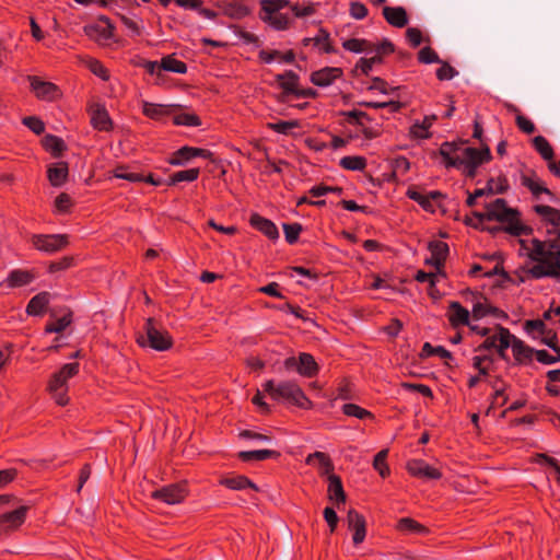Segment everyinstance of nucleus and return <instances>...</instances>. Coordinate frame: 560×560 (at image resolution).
<instances>
[{"mask_svg":"<svg viewBox=\"0 0 560 560\" xmlns=\"http://www.w3.org/2000/svg\"><path fill=\"white\" fill-rule=\"evenodd\" d=\"M527 256L535 262L526 272L534 279L560 278V241L556 236L546 241L533 238Z\"/></svg>","mask_w":560,"mask_h":560,"instance_id":"f257e3e1","label":"nucleus"},{"mask_svg":"<svg viewBox=\"0 0 560 560\" xmlns=\"http://www.w3.org/2000/svg\"><path fill=\"white\" fill-rule=\"evenodd\" d=\"M486 212H474V215L477 218L479 223H482L485 220H495L501 223H504V231L520 236L523 234H529L532 229L522 224L518 220L517 210L508 207L506 201L504 199H497L493 202L486 205Z\"/></svg>","mask_w":560,"mask_h":560,"instance_id":"f03ea898","label":"nucleus"},{"mask_svg":"<svg viewBox=\"0 0 560 560\" xmlns=\"http://www.w3.org/2000/svg\"><path fill=\"white\" fill-rule=\"evenodd\" d=\"M262 387L275 400H287L304 409L311 406V401L306 398L301 387L294 382L285 381L276 384L275 381L270 380L267 381Z\"/></svg>","mask_w":560,"mask_h":560,"instance_id":"7ed1b4c3","label":"nucleus"},{"mask_svg":"<svg viewBox=\"0 0 560 560\" xmlns=\"http://www.w3.org/2000/svg\"><path fill=\"white\" fill-rule=\"evenodd\" d=\"M138 342L142 347L149 346L156 351H165L171 348L172 338L152 318H148L144 325V334L138 337Z\"/></svg>","mask_w":560,"mask_h":560,"instance_id":"20e7f679","label":"nucleus"},{"mask_svg":"<svg viewBox=\"0 0 560 560\" xmlns=\"http://www.w3.org/2000/svg\"><path fill=\"white\" fill-rule=\"evenodd\" d=\"M79 371L78 363L65 364L59 372L55 373L48 384V392L51 394L58 405H66L67 381L74 376Z\"/></svg>","mask_w":560,"mask_h":560,"instance_id":"39448f33","label":"nucleus"},{"mask_svg":"<svg viewBox=\"0 0 560 560\" xmlns=\"http://www.w3.org/2000/svg\"><path fill=\"white\" fill-rule=\"evenodd\" d=\"M33 244L39 250H43L45 253H55L68 245V235H34Z\"/></svg>","mask_w":560,"mask_h":560,"instance_id":"423d86ee","label":"nucleus"},{"mask_svg":"<svg viewBox=\"0 0 560 560\" xmlns=\"http://www.w3.org/2000/svg\"><path fill=\"white\" fill-rule=\"evenodd\" d=\"M187 494V491L183 485H168L156 489L152 492V498L160 500L166 504H178Z\"/></svg>","mask_w":560,"mask_h":560,"instance_id":"0eeeda50","label":"nucleus"},{"mask_svg":"<svg viewBox=\"0 0 560 560\" xmlns=\"http://www.w3.org/2000/svg\"><path fill=\"white\" fill-rule=\"evenodd\" d=\"M27 509V506L22 505L0 515V535H8L19 528L25 521Z\"/></svg>","mask_w":560,"mask_h":560,"instance_id":"6e6552de","label":"nucleus"},{"mask_svg":"<svg viewBox=\"0 0 560 560\" xmlns=\"http://www.w3.org/2000/svg\"><path fill=\"white\" fill-rule=\"evenodd\" d=\"M508 187L505 178H490L486 188L476 189L474 194L468 195L466 203L467 206L472 207L476 203L477 198L494 194H503Z\"/></svg>","mask_w":560,"mask_h":560,"instance_id":"1a4fd4ad","label":"nucleus"},{"mask_svg":"<svg viewBox=\"0 0 560 560\" xmlns=\"http://www.w3.org/2000/svg\"><path fill=\"white\" fill-rule=\"evenodd\" d=\"M31 88L37 97L46 101H52L59 97V89L51 82L43 81L36 77H30Z\"/></svg>","mask_w":560,"mask_h":560,"instance_id":"9d476101","label":"nucleus"},{"mask_svg":"<svg viewBox=\"0 0 560 560\" xmlns=\"http://www.w3.org/2000/svg\"><path fill=\"white\" fill-rule=\"evenodd\" d=\"M347 523L349 529L353 532V542L355 545L361 544L366 535V523L364 517L357 511L350 510L347 515Z\"/></svg>","mask_w":560,"mask_h":560,"instance_id":"9b49d317","label":"nucleus"},{"mask_svg":"<svg viewBox=\"0 0 560 560\" xmlns=\"http://www.w3.org/2000/svg\"><path fill=\"white\" fill-rule=\"evenodd\" d=\"M460 149H457L455 160H450L448 167L460 168L462 165L476 161L480 158H483V148L481 150H477L475 148L463 147V142L459 143Z\"/></svg>","mask_w":560,"mask_h":560,"instance_id":"f8f14e48","label":"nucleus"},{"mask_svg":"<svg viewBox=\"0 0 560 560\" xmlns=\"http://www.w3.org/2000/svg\"><path fill=\"white\" fill-rule=\"evenodd\" d=\"M408 471L416 477L424 479H439L441 472L439 469L431 467L422 459H412L407 464Z\"/></svg>","mask_w":560,"mask_h":560,"instance_id":"ddd939ff","label":"nucleus"},{"mask_svg":"<svg viewBox=\"0 0 560 560\" xmlns=\"http://www.w3.org/2000/svg\"><path fill=\"white\" fill-rule=\"evenodd\" d=\"M211 155L212 153L205 149L183 147L174 154L170 162L173 165H185L194 156L209 158Z\"/></svg>","mask_w":560,"mask_h":560,"instance_id":"4468645a","label":"nucleus"},{"mask_svg":"<svg viewBox=\"0 0 560 560\" xmlns=\"http://www.w3.org/2000/svg\"><path fill=\"white\" fill-rule=\"evenodd\" d=\"M178 108H180L179 105H161L142 102L143 114L152 119H161L164 116L175 114Z\"/></svg>","mask_w":560,"mask_h":560,"instance_id":"2eb2a0df","label":"nucleus"},{"mask_svg":"<svg viewBox=\"0 0 560 560\" xmlns=\"http://www.w3.org/2000/svg\"><path fill=\"white\" fill-rule=\"evenodd\" d=\"M342 70L340 68L326 67L318 71H315L311 75V81L317 86H328L332 81L341 75Z\"/></svg>","mask_w":560,"mask_h":560,"instance_id":"dca6fc26","label":"nucleus"},{"mask_svg":"<svg viewBox=\"0 0 560 560\" xmlns=\"http://www.w3.org/2000/svg\"><path fill=\"white\" fill-rule=\"evenodd\" d=\"M383 15L395 27H404L408 23L407 12L402 7H384Z\"/></svg>","mask_w":560,"mask_h":560,"instance_id":"f3484780","label":"nucleus"},{"mask_svg":"<svg viewBox=\"0 0 560 560\" xmlns=\"http://www.w3.org/2000/svg\"><path fill=\"white\" fill-rule=\"evenodd\" d=\"M91 112V122L94 128L98 130H109L112 126V120L108 116L107 110L102 105H93L90 109Z\"/></svg>","mask_w":560,"mask_h":560,"instance_id":"a211bd4d","label":"nucleus"},{"mask_svg":"<svg viewBox=\"0 0 560 560\" xmlns=\"http://www.w3.org/2000/svg\"><path fill=\"white\" fill-rule=\"evenodd\" d=\"M469 312L458 302H451L448 306V318L451 324L456 327L458 325H469Z\"/></svg>","mask_w":560,"mask_h":560,"instance_id":"6ab92c4d","label":"nucleus"},{"mask_svg":"<svg viewBox=\"0 0 560 560\" xmlns=\"http://www.w3.org/2000/svg\"><path fill=\"white\" fill-rule=\"evenodd\" d=\"M252 225L264 233L271 240H276L279 237V232L273 222L268 219H265L258 214H253L250 218Z\"/></svg>","mask_w":560,"mask_h":560,"instance_id":"aec40b11","label":"nucleus"},{"mask_svg":"<svg viewBox=\"0 0 560 560\" xmlns=\"http://www.w3.org/2000/svg\"><path fill=\"white\" fill-rule=\"evenodd\" d=\"M48 179L55 187H60L68 177V165L65 162L51 164L48 167Z\"/></svg>","mask_w":560,"mask_h":560,"instance_id":"412c9836","label":"nucleus"},{"mask_svg":"<svg viewBox=\"0 0 560 560\" xmlns=\"http://www.w3.org/2000/svg\"><path fill=\"white\" fill-rule=\"evenodd\" d=\"M429 249L434 260V267L440 271L448 254V245L441 241H433L429 243Z\"/></svg>","mask_w":560,"mask_h":560,"instance_id":"4be33fe9","label":"nucleus"},{"mask_svg":"<svg viewBox=\"0 0 560 560\" xmlns=\"http://www.w3.org/2000/svg\"><path fill=\"white\" fill-rule=\"evenodd\" d=\"M328 498L331 501H335L338 505L339 503H345L346 493L343 491L341 479L336 475L328 476Z\"/></svg>","mask_w":560,"mask_h":560,"instance_id":"5701e85b","label":"nucleus"},{"mask_svg":"<svg viewBox=\"0 0 560 560\" xmlns=\"http://www.w3.org/2000/svg\"><path fill=\"white\" fill-rule=\"evenodd\" d=\"M50 294L48 292H40L32 298L28 302L26 312L30 315H42L45 307L49 303Z\"/></svg>","mask_w":560,"mask_h":560,"instance_id":"b1692460","label":"nucleus"},{"mask_svg":"<svg viewBox=\"0 0 560 560\" xmlns=\"http://www.w3.org/2000/svg\"><path fill=\"white\" fill-rule=\"evenodd\" d=\"M298 372L307 377H312L317 372V363L313 355L305 352L300 354Z\"/></svg>","mask_w":560,"mask_h":560,"instance_id":"393cba45","label":"nucleus"},{"mask_svg":"<svg viewBox=\"0 0 560 560\" xmlns=\"http://www.w3.org/2000/svg\"><path fill=\"white\" fill-rule=\"evenodd\" d=\"M277 456H279V453L271 450L243 451L238 453V457L244 462L265 460Z\"/></svg>","mask_w":560,"mask_h":560,"instance_id":"a878e982","label":"nucleus"},{"mask_svg":"<svg viewBox=\"0 0 560 560\" xmlns=\"http://www.w3.org/2000/svg\"><path fill=\"white\" fill-rule=\"evenodd\" d=\"M276 81L284 90L285 93H291L295 91V85H298L299 75L293 71L288 70L282 74H277Z\"/></svg>","mask_w":560,"mask_h":560,"instance_id":"bb28decb","label":"nucleus"},{"mask_svg":"<svg viewBox=\"0 0 560 560\" xmlns=\"http://www.w3.org/2000/svg\"><path fill=\"white\" fill-rule=\"evenodd\" d=\"M512 350L513 354L516 360H530L533 354H535V349L530 348L529 346L525 345L522 340H520L516 337H513V343H512Z\"/></svg>","mask_w":560,"mask_h":560,"instance_id":"cd10ccee","label":"nucleus"},{"mask_svg":"<svg viewBox=\"0 0 560 560\" xmlns=\"http://www.w3.org/2000/svg\"><path fill=\"white\" fill-rule=\"evenodd\" d=\"M34 279V275L26 270H12L8 276L10 287H22L30 283Z\"/></svg>","mask_w":560,"mask_h":560,"instance_id":"c85d7f7f","label":"nucleus"},{"mask_svg":"<svg viewBox=\"0 0 560 560\" xmlns=\"http://www.w3.org/2000/svg\"><path fill=\"white\" fill-rule=\"evenodd\" d=\"M225 487L233 489V490H242L246 487H249L254 490H258L257 486L253 483L248 478L245 476H233L228 477L221 481Z\"/></svg>","mask_w":560,"mask_h":560,"instance_id":"c756f323","label":"nucleus"},{"mask_svg":"<svg viewBox=\"0 0 560 560\" xmlns=\"http://www.w3.org/2000/svg\"><path fill=\"white\" fill-rule=\"evenodd\" d=\"M499 330V341L497 342V350L499 352V355L504 359L505 358V350L513 343V335L509 331V329L498 326Z\"/></svg>","mask_w":560,"mask_h":560,"instance_id":"7c9ffc66","label":"nucleus"},{"mask_svg":"<svg viewBox=\"0 0 560 560\" xmlns=\"http://www.w3.org/2000/svg\"><path fill=\"white\" fill-rule=\"evenodd\" d=\"M491 159V152L488 145L483 147V158H480L476 161L466 163L462 165L464 167V173L467 177L474 178L477 174V168L479 165H481L483 162H487Z\"/></svg>","mask_w":560,"mask_h":560,"instance_id":"2f4dec72","label":"nucleus"},{"mask_svg":"<svg viewBox=\"0 0 560 560\" xmlns=\"http://www.w3.org/2000/svg\"><path fill=\"white\" fill-rule=\"evenodd\" d=\"M42 143L44 148L50 151L55 156H58L66 148L62 139L52 135H46L43 138Z\"/></svg>","mask_w":560,"mask_h":560,"instance_id":"473e14b6","label":"nucleus"},{"mask_svg":"<svg viewBox=\"0 0 560 560\" xmlns=\"http://www.w3.org/2000/svg\"><path fill=\"white\" fill-rule=\"evenodd\" d=\"M535 211L544 217L553 226L560 225V211L549 206L539 205L535 207Z\"/></svg>","mask_w":560,"mask_h":560,"instance_id":"72a5a7b5","label":"nucleus"},{"mask_svg":"<svg viewBox=\"0 0 560 560\" xmlns=\"http://www.w3.org/2000/svg\"><path fill=\"white\" fill-rule=\"evenodd\" d=\"M161 68L162 71H170L175 73H186L187 71L186 65L172 56H166L161 60Z\"/></svg>","mask_w":560,"mask_h":560,"instance_id":"f704fd0d","label":"nucleus"},{"mask_svg":"<svg viewBox=\"0 0 560 560\" xmlns=\"http://www.w3.org/2000/svg\"><path fill=\"white\" fill-rule=\"evenodd\" d=\"M533 145L545 160L551 161L553 159V150L542 136L535 137L533 139Z\"/></svg>","mask_w":560,"mask_h":560,"instance_id":"c9c22d12","label":"nucleus"},{"mask_svg":"<svg viewBox=\"0 0 560 560\" xmlns=\"http://www.w3.org/2000/svg\"><path fill=\"white\" fill-rule=\"evenodd\" d=\"M342 46L349 51L370 54L371 43L365 39L352 38L345 40Z\"/></svg>","mask_w":560,"mask_h":560,"instance_id":"e433bc0d","label":"nucleus"},{"mask_svg":"<svg viewBox=\"0 0 560 560\" xmlns=\"http://www.w3.org/2000/svg\"><path fill=\"white\" fill-rule=\"evenodd\" d=\"M398 527L400 530L410 532L415 534L424 535L428 533V528L421 525L420 523L413 521L412 518H401L398 523Z\"/></svg>","mask_w":560,"mask_h":560,"instance_id":"4c0bfd02","label":"nucleus"},{"mask_svg":"<svg viewBox=\"0 0 560 560\" xmlns=\"http://www.w3.org/2000/svg\"><path fill=\"white\" fill-rule=\"evenodd\" d=\"M179 108L173 115V120L175 125L182 126H199L200 119L195 114L190 113H178Z\"/></svg>","mask_w":560,"mask_h":560,"instance_id":"58836bf2","label":"nucleus"},{"mask_svg":"<svg viewBox=\"0 0 560 560\" xmlns=\"http://www.w3.org/2000/svg\"><path fill=\"white\" fill-rule=\"evenodd\" d=\"M469 295L472 298L471 301L474 302L472 306V317L476 319H480L483 316L489 314V306L490 304L482 303L480 301L481 296L474 292H469Z\"/></svg>","mask_w":560,"mask_h":560,"instance_id":"ea45409f","label":"nucleus"},{"mask_svg":"<svg viewBox=\"0 0 560 560\" xmlns=\"http://www.w3.org/2000/svg\"><path fill=\"white\" fill-rule=\"evenodd\" d=\"M199 168H190L185 171H179L174 173L171 177V184H176L179 182H194L198 178Z\"/></svg>","mask_w":560,"mask_h":560,"instance_id":"a19ab883","label":"nucleus"},{"mask_svg":"<svg viewBox=\"0 0 560 560\" xmlns=\"http://www.w3.org/2000/svg\"><path fill=\"white\" fill-rule=\"evenodd\" d=\"M315 460H317L319 466L323 468V474H329L332 469V465L326 454L322 452H315L308 455L306 458L307 464H314Z\"/></svg>","mask_w":560,"mask_h":560,"instance_id":"79ce46f5","label":"nucleus"},{"mask_svg":"<svg viewBox=\"0 0 560 560\" xmlns=\"http://www.w3.org/2000/svg\"><path fill=\"white\" fill-rule=\"evenodd\" d=\"M224 13L233 19H242L249 13V10L242 3L231 2L225 5Z\"/></svg>","mask_w":560,"mask_h":560,"instance_id":"37998d69","label":"nucleus"},{"mask_svg":"<svg viewBox=\"0 0 560 560\" xmlns=\"http://www.w3.org/2000/svg\"><path fill=\"white\" fill-rule=\"evenodd\" d=\"M365 164V159L361 156H345L340 160V165L351 171H362Z\"/></svg>","mask_w":560,"mask_h":560,"instance_id":"c03bdc74","label":"nucleus"},{"mask_svg":"<svg viewBox=\"0 0 560 560\" xmlns=\"http://www.w3.org/2000/svg\"><path fill=\"white\" fill-rule=\"evenodd\" d=\"M290 2L288 0H261L260 5L266 14L278 13L279 10L288 7Z\"/></svg>","mask_w":560,"mask_h":560,"instance_id":"a18cd8bd","label":"nucleus"},{"mask_svg":"<svg viewBox=\"0 0 560 560\" xmlns=\"http://www.w3.org/2000/svg\"><path fill=\"white\" fill-rule=\"evenodd\" d=\"M84 33L92 39H107L112 36V33L107 28H102L98 25H86L84 27Z\"/></svg>","mask_w":560,"mask_h":560,"instance_id":"49530a36","label":"nucleus"},{"mask_svg":"<svg viewBox=\"0 0 560 560\" xmlns=\"http://www.w3.org/2000/svg\"><path fill=\"white\" fill-rule=\"evenodd\" d=\"M262 20L270 23L277 30H285L289 26V19L284 14H266V16L262 18Z\"/></svg>","mask_w":560,"mask_h":560,"instance_id":"de8ad7c7","label":"nucleus"},{"mask_svg":"<svg viewBox=\"0 0 560 560\" xmlns=\"http://www.w3.org/2000/svg\"><path fill=\"white\" fill-rule=\"evenodd\" d=\"M342 411L350 417H355L359 419L371 418L372 413L358 405L354 404H346L342 406Z\"/></svg>","mask_w":560,"mask_h":560,"instance_id":"09e8293b","label":"nucleus"},{"mask_svg":"<svg viewBox=\"0 0 560 560\" xmlns=\"http://www.w3.org/2000/svg\"><path fill=\"white\" fill-rule=\"evenodd\" d=\"M387 454V450H382L375 455L373 460L374 468L380 472L382 477H385L389 472L388 467L385 463Z\"/></svg>","mask_w":560,"mask_h":560,"instance_id":"8fccbe9b","label":"nucleus"},{"mask_svg":"<svg viewBox=\"0 0 560 560\" xmlns=\"http://www.w3.org/2000/svg\"><path fill=\"white\" fill-rule=\"evenodd\" d=\"M457 149H460V145L455 142H444L440 148V154L444 159L446 166L448 167L450 160H455V156L452 154L457 152Z\"/></svg>","mask_w":560,"mask_h":560,"instance_id":"3c124183","label":"nucleus"},{"mask_svg":"<svg viewBox=\"0 0 560 560\" xmlns=\"http://www.w3.org/2000/svg\"><path fill=\"white\" fill-rule=\"evenodd\" d=\"M267 126H268V128H270L279 133L287 135V133H289V131L292 128L299 127V122L296 120H291V121L281 120L278 122H269Z\"/></svg>","mask_w":560,"mask_h":560,"instance_id":"603ef678","label":"nucleus"},{"mask_svg":"<svg viewBox=\"0 0 560 560\" xmlns=\"http://www.w3.org/2000/svg\"><path fill=\"white\" fill-rule=\"evenodd\" d=\"M283 231L285 240L289 244H293L296 242L300 232L302 231V226L298 223L294 224H283Z\"/></svg>","mask_w":560,"mask_h":560,"instance_id":"864d4df0","label":"nucleus"},{"mask_svg":"<svg viewBox=\"0 0 560 560\" xmlns=\"http://www.w3.org/2000/svg\"><path fill=\"white\" fill-rule=\"evenodd\" d=\"M382 62V56H378L375 54V56L371 57V58H361L358 62V68L361 69L362 73L364 74H369L370 71L373 69V66L375 63H381Z\"/></svg>","mask_w":560,"mask_h":560,"instance_id":"5fc2aeb1","label":"nucleus"},{"mask_svg":"<svg viewBox=\"0 0 560 560\" xmlns=\"http://www.w3.org/2000/svg\"><path fill=\"white\" fill-rule=\"evenodd\" d=\"M23 124L30 128L33 132H35L36 135H40L44 132L45 130V125L44 122L38 119L37 117H25L23 119Z\"/></svg>","mask_w":560,"mask_h":560,"instance_id":"6e6d98bb","label":"nucleus"},{"mask_svg":"<svg viewBox=\"0 0 560 560\" xmlns=\"http://www.w3.org/2000/svg\"><path fill=\"white\" fill-rule=\"evenodd\" d=\"M71 319L69 316H62L58 318L55 323L48 324L46 327L47 332H61L67 326L70 324Z\"/></svg>","mask_w":560,"mask_h":560,"instance_id":"4d7b16f0","label":"nucleus"},{"mask_svg":"<svg viewBox=\"0 0 560 560\" xmlns=\"http://www.w3.org/2000/svg\"><path fill=\"white\" fill-rule=\"evenodd\" d=\"M329 33L325 30H319L318 35L314 37V44L316 46L323 45V50L325 52H332L334 48L328 43Z\"/></svg>","mask_w":560,"mask_h":560,"instance_id":"13d9d810","label":"nucleus"},{"mask_svg":"<svg viewBox=\"0 0 560 560\" xmlns=\"http://www.w3.org/2000/svg\"><path fill=\"white\" fill-rule=\"evenodd\" d=\"M419 60L423 63L441 62L438 54L430 47H424L419 51Z\"/></svg>","mask_w":560,"mask_h":560,"instance_id":"bf43d9fd","label":"nucleus"},{"mask_svg":"<svg viewBox=\"0 0 560 560\" xmlns=\"http://www.w3.org/2000/svg\"><path fill=\"white\" fill-rule=\"evenodd\" d=\"M392 51H394V45L387 39H384L380 45H373L371 43L370 54H376L381 56L383 54H389Z\"/></svg>","mask_w":560,"mask_h":560,"instance_id":"052dcab7","label":"nucleus"},{"mask_svg":"<svg viewBox=\"0 0 560 560\" xmlns=\"http://www.w3.org/2000/svg\"><path fill=\"white\" fill-rule=\"evenodd\" d=\"M457 74L458 72L447 63H443L442 67L436 70V77L440 80H451Z\"/></svg>","mask_w":560,"mask_h":560,"instance_id":"680f3d73","label":"nucleus"},{"mask_svg":"<svg viewBox=\"0 0 560 560\" xmlns=\"http://www.w3.org/2000/svg\"><path fill=\"white\" fill-rule=\"evenodd\" d=\"M350 14L357 20H362L368 14L366 7L361 2H352L350 5Z\"/></svg>","mask_w":560,"mask_h":560,"instance_id":"e2e57ef3","label":"nucleus"},{"mask_svg":"<svg viewBox=\"0 0 560 560\" xmlns=\"http://www.w3.org/2000/svg\"><path fill=\"white\" fill-rule=\"evenodd\" d=\"M114 176L116 178H121V179H126V180H129V182H141V180H143L141 175H139L137 173L126 172L124 170V167L116 168V171L114 173Z\"/></svg>","mask_w":560,"mask_h":560,"instance_id":"0e129e2a","label":"nucleus"},{"mask_svg":"<svg viewBox=\"0 0 560 560\" xmlns=\"http://www.w3.org/2000/svg\"><path fill=\"white\" fill-rule=\"evenodd\" d=\"M324 518L329 525L330 532H335L337 524H338V515L336 514L335 510L331 508H325L324 510Z\"/></svg>","mask_w":560,"mask_h":560,"instance_id":"69168bd1","label":"nucleus"},{"mask_svg":"<svg viewBox=\"0 0 560 560\" xmlns=\"http://www.w3.org/2000/svg\"><path fill=\"white\" fill-rule=\"evenodd\" d=\"M535 355L536 359L544 364H553L560 360V354H558V357H553L546 350H536Z\"/></svg>","mask_w":560,"mask_h":560,"instance_id":"338daca9","label":"nucleus"},{"mask_svg":"<svg viewBox=\"0 0 560 560\" xmlns=\"http://www.w3.org/2000/svg\"><path fill=\"white\" fill-rule=\"evenodd\" d=\"M516 125L522 131L526 133H533L535 131V125L523 115L516 116Z\"/></svg>","mask_w":560,"mask_h":560,"instance_id":"774afa93","label":"nucleus"}]
</instances>
